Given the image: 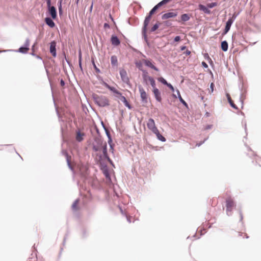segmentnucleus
Instances as JSON below:
<instances>
[{"label":"nucleus","instance_id":"nucleus-1","mask_svg":"<svg viewBox=\"0 0 261 261\" xmlns=\"http://www.w3.org/2000/svg\"><path fill=\"white\" fill-rule=\"evenodd\" d=\"M107 146V145L106 142L98 140L97 141L96 144L93 145V149L97 152L96 157L97 160L100 161L103 159H106L110 163L112 164V161L108 155Z\"/></svg>","mask_w":261,"mask_h":261},{"label":"nucleus","instance_id":"nucleus-2","mask_svg":"<svg viewBox=\"0 0 261 261\" xmlns=\"http://www.w3.org/2000/svg\"><path fill=\"white\" fill-rule=\"evenodd\" d=\"M93 98L95 103L99 107H104L109 105V100L105 96L94 94Z\"/></svg>","mask_w":261,"mask_h":261},{"label":"nucleus","instance_id":"nucleus-3","mask_svg":"<svg viewBox=\"0 0 261 261\" xmlns=\"http://www.w3.org/2000/svg\"><path fill=\"white\" fill-rule=\"evenodd\" d=\"M226 213L227 215H231L233 208L236 206L235 202L230 196H228L226 199Z\"/></svg>","mask_w":261,"mask_h":261},{"label":"nucleus","instance_id":"nucleus-4","mask_svg":"<svg viewBox=\"0 0 261 261\" xmlns=\"http://www.w3.org/2000/svg\"><path fill=\"white\" fill-rule=\"evenodd\" d=\"M146 125L147 128L153 133L155 132H157V130L158 129L156 126L154 120L152 118H149L146 121Z\"/></svg>","mask_w":261,"mask_h":261},{"label":"nucleus","instance_id":"nucleus-5","mask_svg":"<svg viewBox=\"0 0 261 261\" xmlns=\"http://www.w3.org/2000/svg\"><path fill=\"white\" fill-rule=\"evenodd\" d=\"M142 76L144 81L146 83H147V81H149L152 88H154V87L155 86V81L154 80L153 77L148 75V73L146 71H143V74L142 75Z\"/></svg>","mask_w":261,"mask_h":261},{"label":"nucleus","instance_id":"nucleus-6","mask_svg":"<svg viewBox=\"0 0 261 261\" xmlns=\"http://www.w3.org/2000/svg\"><path fill=\"white\" fill-rule=\"evenodd\" d=\"M236 18L234 14L233 15L232 18H229L226 22L224 34H226L230 30V27L233 22L234 19Z\"/></svg>","mask_w":261,"mask_h":261},{"label":"nucleus","instance_id":"nucleus-7","mask_svg":"<svg viewBox=\"0 0 261 261\" xmlns=\"http://www.w3.org/2000/svg\"><path fill=\"white\" fill-rule=\"evenodd\" d=\"M177 15V13L176 11L169 12L165 13L162 16V19H167L170 18L175 17Z\"/></svg>","mask_w":261,"mask_h":261},{"label":"nucleus","instance_id":"nucleus-8","mask_svg":"<svg viewBox=\"0 0 261 261\" xmlns=\"http://www.w3.org/2000/svg\"><path fill=\"white\" fill-rule=\"evenodd\" d=\"M153 93L154 94V95L155 96V98L156 100L159 102H161L162 101V97L161 96V93L159 89L154 87V88H153Z\"/></svg>","mask_w":261,"mask_h":261},{"label":"nucleus","instance_id":"nucleus-9","mask_svg":"<svg viewBox=\"0 0 261 261\" xmlns=\"http://www.w3.org/2000/svg\"><path fill=\"white\" fill-rule=\"evenodd\" d=\"M56 42L55 41H53L51 42L50 45V53L51 54L53 57H55L56 56Z\"/></svg>","mask_w":261,"mask_h":261},{"label":"nucleus","instance_id":"nucleus-10","mask_svg":"<svg viewBox=\"0 0 261 261\" xmlns=\"http://www.w3.org/2000/svg\"><path fill=\"white\" fill-rule=\"evenodd\" d=\"M120 74L122 80L124 82L127 83V82L129 81V79L127 76V72L124 69L120 70Z\"/></svg>","mask_w":261,"mask_h":261},{"label":"nucleus","instance_id":"nucleus-11","mask_svg":"<svg viewBox=\"0 0 261 261\" xmlns=\"http://www.w3.org/2000/svg\"><path fill=\"white\" fill-rule=\"evenodd\" d=\"M142 62L146 66H148V67L151 68V69H154L155 71H159L158 68H157L155 66H154L150 60L143 59V60H142Z\"/></svg>","mask_w":261,"mask_h":261},{"label":"nucleus","instance_id":"nucleus-12","mask_svg":"<svg viewBox=\"0 0 261 261\" xmlns=\"http://www.w3.org/2000/svg\"><path fill=\"white\" fill-rule=\"evenodd\" d=\"M141 98L143 101H146L147 98V94L144 89L141 86L139 88Z\"/></svg>","mask_w":261,"mask_h":261},{"label":"nucleus","instance_id":"nucleus-13","mask_svg":"<svg viewBox=\"0 0 261 261\" xmlns=\"http://www.w3.org/2000/svg\"><path fill=\"white\" fill-rule=\"evenodd\" d=\"M49 9V13L53 19H55L57 18V11L54 6H51Z\"/></svg>","mask_w":261,"mask_h":261},{"label":"nucleus","instance_id":"nucleus-14","mask_svg":"<svg viewBox=\"0 0 261 261\" xmlns=\"http://www.w3.org/2000/svg\"><path fill=\"white\" fill-rule=\"evenodd\" d=\"M85 136V134L84 133L81 132L80 130L76 131V140L78 142H81L84 139V137Z\"/></svg>","mask_w":261,"mask_h":261},{"label":"nucleus","instance_id":"nucleus-15","mask_svg":"<svg viewBox=\"0 0 261 261\" xmlns=\"http://www.w3.org/2000/svg\"><path fill=\"white\" fill-rule=\"evenodd\" d=\"M111 41L112 45L118 46L120 44V41L118 38L115 36H112L111 38Z\"/></svg>","mask_w":261,"mask_h":261},{"label":"nucleus","instance_id":"nucleus-16","mask_svg":"<svg viewBox=\"0 0 261 261\" xmlns=\"http://www.w3.org/2000/svg\"><path fill=\"white\" fill-rule=\"evenodd\" d=\"M29 45V41L27 40L25 43V47H21L19 48V51L21 53H27L28 51L29 50V48L28 47Z\"/></svg>","mask_w":261,"mask_h":261},{"label":"nucleus","instance_id":"nucleus-17","mask_svg":"<svg viewBox=\"0 0 261 261\" xmlns=\"http://www.w3.org/2000/svg\"><path fill=\"white\" fill-rule=\"evenodd\" d=\"M105 85H106V87L108 89H109L110 90L112 91L115 94L119 95H121V93L119 91H118L115 88H114L113 87H111V86H110V85H109L107 84H105Z\"/></svg>","mask_w":261,"mask_h":261},{"label":"nucleus","instance_id":"nucleus-18","mask_svg":"<svg viewBox=\"0 0 261 261\" xmlns=\"http://www.w3.org/2000/svg\"><path fill=\"white\" fill-rule=\"evenodd\" d=\"M119 98L124 103L126 107H127L129 109H131L130 105L129 104L128 102L127 101V100H126V98L124 96H122L121 94V95H120Z\"/></svg>","mask_w":261,"mask_h":261},{"label":"nucleus","instance_id":"nucleus-19","mask_svg":"<svg viewBox=\"0 0 261 261\" xmlns=\"http://www.w3.org/2000/svg\"><path fill=\"white\" fill-rule=\"evenodd\" d=\"M163 4L161 2L159 3H158L156 6H155L149 12V14L150 16H152V14H154V13L155 12V11L161 6H162Z\"/></svg>","mask_w":261,"mask_h":261},{"label":"nucleus","instance_id":"nucleus-20","mask_svg":"<svg viewBox=\"0 0 261 261\" xmlns=\"http://www.w3.org/2000/svg\"><path fill=\"white\" fill-rule=\"evenodd\" d=\"M45 21L46 23L48 25H49L50 27L53 28L55 27V23L50 18L46 17L45 19Z\"/></svg>","mask_w":261,"mask_h":261},{"label":"nucleus","instance_id":"nucleus-21","mask_svg":"<svg viewBox=\"0 0 261 261\" xmlns=\"http://www.w3.org/2000/svg\"><path fill=\"white\" fill-rule=\"evenodd\" d=\"M154 134L156 135V137L159 140H161L162 142L166 141L165 138L160 134L159 130L158 129L157 130V132H155Z\"/></svg>","mask_w":261,"mask_h":261},{"label":"nucleus","instance_id":"nucleus-22","mask_svg":"<svg viewBox=\"0 0 261 261\" xmlns=\"http://www.w3.org/2000/svg\"><path fill=\"white\" fill-rule=\"evenodd\" d=\"M151 16H150L149 14L148 16H146L145 18V19L144 22V29H146V27L148 25L150 19H151Z\"/></svg>","mask_w":261,"mask_h":261},{"label":"nucleus","instance_id":"nucleus-23","mask_svg":"<svg viewBox=\"0 0 261 261\" xmlns=\"http://www.w3.org/2000/svg\"><path fill=\"white\" fill-rule=\"evenodd\" d=\"M221 47L222 50L226 51L228 49V43L227 41H223L221 42Z\"/></svg>","mask_w":261,"mask_h":261},{"label":"nucleus","instance_id":"nucleus-24","mask_svg":"<svg viewBox=\"0 0 261 261\" xmlns=\"http://www.w3.org/2000/svg\"><path fill=\"white\" fill-rule=\"evenodd\" d=\"M111 62L112 65L117 66L118 60L117 57L115 56H112L111 58Z\"/></svg>","mask_w":261,"mask_h":261},{"label":"nucleus","instance_id":"nucleus-25","mask_svg":"<svg viewBox=\"0 0 261 261\" xmlns=\"http://www.w3.org/2000/svg\"><path fill=\"white\" fill-rule=\"evenodd\" d=\"M199 9L200 10L203 11L204 13L210 14L211 13V11L205 6L200 5H199Z\"/></svg>","mask_w":261,"mask_h":261},{"label":"nucleus","instance_id":"nucleus-26","mask_svg":"<svg viewBox=\"0 0 261 261\" xmlns=\"http://www.w3.org/2000/svg\"><path fill=\"white\" fill-rule=\"evenodd\" d=\"M178 97L180 100V101L186 107H188V104L186 103V102L182 99L181 97L179 91L177 90Z\"/></svg>","mask_w":261,"mask_h":261},{"label":"nucleus","instance_id":"nucleus-27","mask_svg":"<svg viewBox=\"0 0 261 261\" xmlns=\"http://www.w3.org/2000/svg\"><path fill=\"white\" fill-rule=\"evenodd\" d=\"M79 169L82 174H84L87 170V167L86 166H84L83 165H79Z\"/></svg>","mask_w":261,"mask_h":261},{"label":"nucleus","instance_id":"nucleus-28","mask_svg":"<svg viewBox=\"0 0 261 261\" xmlns=\"http://www.w3.org/2000/svg\"><path fill=\"white\" fill-rule=\"evenodd\" d=\"M190 16L187 14H184L181 16V19L183 21H187L190 19Z\"/></svg>","mask_w":261,"mask_h":261},{"label":"nucleus","instance_id":"nucleus-29","mask_svg":"<svg viewBox=\"0 0 261 261\" xmlns=\"http://www.w3.org/2000/svg\"><path fill=\"white\" fill-rule=\"evenodd\" d=\"M79 203V200H76L72 205V210L76 211L78 210V204Z\"/></svg>","mask_w":261,"mask_h":261},{"label":"nucleus","instance_id":"nucleus-30","mask_svg":"<svg viewBox=\"0 0 261 261\" xmlns=\"http://www.w3.org/2000/svg\"><path fill=\"white\" fill-rule=\"evenodd\" d=\"M158 80L161 83H162V84L165 85H168V83L162 77H159L158 79Z\"/></svg>","mask_w":261,"mask_h":261},{"label":"nucleus","instance_id":"nucleus-31","mask_svg":"<svg viewBox=\"0 0 261 261\" xmlns=\"http://www.w3.org/2000/svg\"><path fill=\"white\" fill-rule=\"evenodd\" d=\"M229 103H230V106L233 108L234 109H238V108L237 107V106L233 103V101H232V100L231 99H230L229 100H228Z\"/></svg>","mask_w":261,"mask_h":261},{"label":"nucleus","instance_id":"nucleus-32","mask_svg":"<svg viewBox=\"0 0 261 261\" xmlns=\"http://www.w3.org/2000/svg\"><path fill=\"white\" fill-rule=\"evenodd\" d=\"M136 65L137 67H138L140 70H142V63L141 62H136Z\"/></svg>","mask_w":261,"mask_h":261},{"label":"nucleus","instance_id":"nucleus-33","mask_svg":"<svg viewBox=\"0 0 261 261\" xmlns=\"http://www.w3.org/2000/svg\"><path fill=\"white\" fill-rule=\"evenodd\" d=\"M216 6H217L216 3H211L207 4V7L210 8H212Z\"/></svg>","mask_w":261,"mask_h":261},{"label":"nucleus","instance_id":"nucleus-34","mask_svg":"<svg viewBox=\"0 0 261 261\" xmlns=\"http://www.w3.org/2000/svg\"><path fill=\"white\" fill-rule=\"evenodd\" d=\"M159 28V25L158 24H155L153 27L152 28H151V32H154L156 30H157Z\"/></svg>","mask_w":261,"mask_h":261},{"label":"nucleus","instance_id":"nucleus-35","mask_svg":"<svg viewBox=\"0 0 261 261\" xmlns=\"http://www.w3.org/2000/svg\"><path fill=\"white\" fill-rule=\"evenodd\" d=\"M167 87H168L172 91H174V87L172 86L171 84L168 83V85H167Z\"/></svg>","mask_w":261,"mask_h":261},{"label":"nucleus","instance_id":"nucleus-36","mask_svg":"<svg viewBox=\"0 0 261 261\" xmlns=\"http://www.w3.org/2000/svg\"><path fill=\"white\" fill-rule=\"evenodd\" d=\"M180 40V36H176L174 38V41L176 42H178Z\"/></svg>","mask_w":261,"mask_h":261},{"label":"nucleus","instance_id":"nucleus-37","mask_svg":"<svg viewBox=\"0 0 261 261\" xmlns=\"http://www.w3.org/2000/svg\"><path fill=\"white\" fill-rule=\"evenodd\" d=\"M50 0H47V7H48V8H49L50 7H51V6H50Z\"/></svg>","mask_w":261,"mask_h":261},{"label":"nucleus","instance_id":"nucleus-38","mask_svg":"<svg viewBox=\"0 0 261 261\" xmlns=\"http://www.w3.org/2000/svg\"><path fill=\"white\" fill-rule=\"evenodd\" d=\"M170 1V0H163V1H161V2L162 3V4L163 5H164V4H166L167 3H168Z\"/></svg>","mask_w":261,"mask_h":261},{"label":"nucleus","instance_id":"nucleus-39","mask_svg":"<svg viewBox=\"0 0 261 261\" xmlns=\"http://www.w3.org/2000/svg\"><path fill=\"white\" fill-rule=\"evenodd\" d=\"M202 65H203V67H204L205 68H207L208 67L207 64L204 62H202Z\"/></svg>","mask_w":261,"mask_h":261},{"label":"nucleus","instance_id":"nucleus-40","mask_svg":"<svg viewBox=\"0 0 261 261\" xmlns=\"http://www.w3.org/2000/svg\"><path fill=\"white\" fill-rule=\"evenodd\" d=\"M103 27H104L105 28H110L109 24L107 23H105L104 24V26Z\"/></svg>","mask_w":261,"mask_h":261},{"label":"nucleus","instance_id":"nucleus-41","mask_svg":"<svg viewBox=\"0 0 261 261\" xmlns=\"http://www.w3.org/2000/svg\"><path fill=\"white\" fill-rule=\"evenodd\" d=\"M105 175H106V177L109 179L110 178V175L109 174V173L108 172H105Z\"/></svg>","mask_w":261,"mask_h":261},{"label":"nucleus","instance_id":"nucleus-42","mask_svg":"<svg viewBox=\"0 0 261 261\" xmlns=\"http://www.w3.org/2000/svg\"><path fill=\"white\" fill-rule=\"evenodd\" d=\"M60 84H61V85L62 86H64L65 83H64V81L63 80H61Z\"/></svg>","mask_w":261,"mask_h":261},{"label":"nucleus","instance_id":"nucleus-43","mask_svg":"<svg viewBox=\"0 0 261 261\" xmlns=\"http://www.w3.org/2000/svg\"><path fill=\"white\" fill-rule=\"evenodd\" d=\"M226 96H227L228 100H229L230 99H231V97H230V95L228 93H227L226 94Z\"/></svg>","mask_w":261,"mask_h":261},{"label":"nucleus","instance_id":"nucleus-44","mask_svg":"<svg viewBox=\"0 0 261 261\" xmlns=\"http://www.w3.org/2000/svg\"><path fill=\"white\" fill-rule=\"evenodd\" d=\"M186 55H190V54H191V51H189V50H187L186 51Z\"/></svg>","mask_w":261,"mask_h":261},{"label":"nucleus","instance_id":"nucleus-45","mask_svg":"<svg viewBox=\"0 0 261 261\" xmlns=\"http://www.w3.org/2000/svg\"><path fill=\"white\" fill-rule=\"evenodd\" d=\"M59 12H60V13H61V12H62V8H61V4H60V6H59Z\"/></svg>","mask_w":261,"mask_h":261},{"label":"nucleus","instance_id":"nucleus-46","mask_svg":"<svg viewBox=\"0 0 261 261\" xmlns=\"http://www.w3.org/2000/svg\"><path fill=\"white\" fill-rule=\"evenodd\" d=\"M186 47L185 46H182V47H181V50H185L186 49Z\"/></svg>","mask_w":261,"mask_h":261},{"label":"nucleus","instance_id":"nucleus-47","mask_svg":"<svg viewBox=\"0 0 261 261\" xmlns=\"http://www.w3.org/2000/svg\"><path fill=\"white\" fill-rule=\"evenodd\" d=\"M79 59H80V64H81V53H80V55H79Z\"/></svg>","mask_w":261,"mask_h":261},{"label":"nucleus","instance_id":"nucleus-48","mask_svg":"<svg viewBox=\"0 0 261 261\" xmlns=\"http://www.w3.org/2000/svg\"><path fill=\"white\" fill-rule=\"evenodd\" d=\"M113 150H114V149H113V147L112 146V145H111V150L112 151V152H113Z\"/></svg>","mask_w":261,"mask_h":261},{"label":"nucleus","instance_id":"nucleus-49","mask_svg":"<svg viewBox=\"0 0 261 261\" xmlns=\"http://www.w3.org/2000/svg\"><path fill=\"white\" fill-rule=\"evenodd\" d=\"M213 85H214V84L213 83H212L211 85V88H213Z\"/></svg>","mask_w":261,"mask_h":261},{"label":"nucleus","instance_id":"nucleus-50","mask_svg":"<svg viewBox=\"0 0 261 261\" xmlns=\"http://www.w3.org/2000/svg\"><path fill=\"white\" fill-rule=\"evenodd\" d=\"M174 97H176V95L175 94L173 95Z\"/></svg>","mask_w":261,"mask_h":261}]
</instances>
